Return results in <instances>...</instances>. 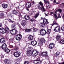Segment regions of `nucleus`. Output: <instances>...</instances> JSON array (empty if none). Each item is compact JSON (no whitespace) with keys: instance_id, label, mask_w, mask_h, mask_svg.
Here are the masks:
<instances>
[{"instance_id":"nucleus-18","label":"nucleus","mask_w":64,"mask_h":64,"mask_svg":"<svg viewBox=\"0 0 64 64\" xmlns=\"http://www.w3.org/2000/svg\"><path fill=\"white\" fill-rule=\"evenodd\" d=\"M33 36L30 35L28 36V39L29 40H33Z\"/></svg>"},{"instance_id":"nucleus-27","label":"nucleus","mask_w":64,"mask_h":64,"mask_svg":"<svg viewBox=\"0 0 64 64\" xmlns=\"http://www.w3.org/2000/svg\"><path fill=\"white\" fill-rule=\"evenodd\" d=\"M61 38V36L60 35L58 34L56 36V39L57 40H60Z\"/></svg>"},{"instance_id":"nucleus-20","label":"nucleus","mask_w":64,"mask_h":64,"mask_svg":"<svg viewBox=\"0 0 64 64\" xmlns=\"http://www.w3.org/2000/svg\"><path fill=\"white\" fill-rule=\"evenodd\" d=\"M11 61V60H6L4 61V63L6 64H8Z\"/></svg>"},{"instance_id":"nucleus-38","label":"nucleus","mask_w":64,"mask_h":64,"mask_svg":"<svg viewBox=\"0 0 64 64\" xmlns=\"http://www.w3.org/2000/svg\"><path fill=\"white\" fill-rule=\"evenodd\" d=\"M35 21V20L34 18H32L30 20V21L31 22H33V21Z\"/></svg>"},{"instance_id":"nucleus-16","label":"nucleus","mask_w":64,"mask_h":64,"mask_svg":"<svg viewBox=\"0 0 64 64\" xmlns=\"http://www.w3.org/2000/svg\"><path fill=\"white\" fill-rule=\"evenodd\" d=\"M24 18L26 20H29L30 19L29 16L27 15H26L24 16Z\"/></svg>"},{"instance_id":"nucleus-35","label":"nucleus","mask_w":64,"mask_h":64,"mask_svg":"<svg viewBox=\"0 0 64 64\" xmlns=\"http://www.w3.org/2000/svg\"><path fill=\"white\" fill-rule=\"evenodd\" d=\"M37 30H38V29L36 28H33V32H36Z\"/></svg>"},{"instance_id":"nucleus-52","label":"nucleus","mask_w":64,"mask_h":64,"mask_svg":"<svg viewBox=\"0 0 64 64\" xmlns=\"http://www.w3.org/2000/svg\"><path fill=\"white\" fill-rule=\"evenodd\" d=\"M46 2H45V4H47V3H48V2H49V1H46Z\"/></svg>"},{"instance_id":"nucleus-17","label":"nucleus","mask_w":64,"mask_h":64,"mask_svg":"<svg viewBox=\"0 0 64 64\" xmlns=\"http://www.w3.org/2000/svg\"><path fill=\"white\" fill-rule=\"evenodd\" d=\"M2 6L3 8H6L8 7V5L5 4H2Z\"/></svg>"},{"instance_id":"nucleus-50","label":"nucleus","mask_w":64,"mask_h":64,"mask_svg":"<svg viewBox=\"0 0 64 64\" xmlns=\"http://www.w3.org/2000/svg\"><path fill=\"white\" fill-rule=\"evenodd\" d=\"M61 16H60V14H58V18H61Z\"/></svg>"},{"instance_id":"nucleus-41","label":"nucleus","mask_w":64,"mask_h":64,"mask_svg":"<svg viewBox=\"0 0 64 64\" xmlns=\"http://www.w3.org/2000/svg\"><path fill=\"white\" fill-rule=\"evenodd\" d=\"M4 23H5L6 24H9V23H8V22L7 21H4Z\"/></svg>"},{"instance_id":"nucleus-64","label":"nucleus","mask_w":64,"mask_h":64,"mask_svg":"<svg viewBox=\"0 0 64 64\" xmlns=\"http://www.w3.org/2000/svg\"><path fill=\"white\" fill-rule=\"evenodd\" d=\"M50 0V1H53V0Z\"/></svg>"},{"instance_id":"nucleus-34","label":"nucleus","mask_w":64,"mask_h":64,"mask_svg":"<svg viewBox=\"0 0 64 64\" xmlns=\"http://www.w3.org/2000/svg\"><path fill=\"white\" fill-rule=\"evenodd\" d=\"M51 32V30L50 29H49L47 30V33L48 34H50V33Z\"/></svg>"},{"instance_id":"nucleus-31","label":"nucleus","mask_w":64,"mask_h":64,"mask_svg":"<svg viewBox=\"0 0 64 64\" xmlns=\"http://www.w3.org/2000/svg\"><path fill=\"white\" fill-rule=\"evenodd\" d=\"M25 21L23 20L21 22V24L22 26L24 27L25 26Z\"/></svg>"},{"instance_id":"nucleus-49","label":"nucleus","mask_w":64,"mask_h":64,"mask_svg":"<svg viewBox=\"0 0 64 64\" xmlns=\"http://www.w3.org/2000/svg\"><path fill=\"white\" fill-rule=\"evenodd\" d=\"M56 0H54V1L53 2V3H56V4H58V3L56 2Z\"/></svg>"},{"instance_id":"nucleus-33","label":"nucleus","mask_w":64,"mask_h":64,"mask_svg":"<svg viewBox=\"0 0 64 64\" xmlns=\"http://www.w3.org/2000/svg\"><path fill=\"white\" fill-rule=\"evenodd\" d=\"M38 3H39L40 5H41V6L42 8H44V6H43V3L42 2H40Z\"/></svg>"},{"instance_id":"nucleus-59","label":"nucleus","mask_w":64,"mask_h":64,"mask_svg":"<svg viewBox=\"0 0 64 64\" xmlns=\"http://www.w3.org/2000/svg\"><path fill=\"white\" fill-rule=\"evenodd\" d=\"M30 15H32L33 14V13L32 12H31L30 13Z\"/></svg>"},{"instance_id":"nucleus-5","label":"nucleus","mask_w":64,"mask_h":64,"mask_svg":"<svg viewBox=\"0 0 64 64\" xmlns=\"http://www.w3.org/2000/svg\"><path fill=\"white\" fill-rule=\"evenodd\" d=\"M48 52L45 51L42 52L41 54V55L42 57H47L48 56Z\"/></svg>"},{"instance_id":"nucleus-4","label":"nucleus","mask_w":64,"mask_h":64,"mask_svg":"<svg viewBox=\"0 0 64 64\" xmlns=\"http://www.w3.org/2000/svg\"><path fill=\"white\" fill-rule=\"evenodd\" d=\"M10 32L12 35H16L17 34L18 32L17 30L13 29L10 30Z\"/></svg>"},{"instance_id":"nucleus-1","label":"nucleus","mask_w":64,"mask_h":64,"mask_svg":"<svg viewBox=\"0 0 64 64\" xmlns=\"http://www.w3.org/2000/svg\"><path fill=\"white\" fill-rule=\"evenodd\" d=\"M27 53L28 56H32L33 57H36L39 53L36 50H34L33 49L31 48L28 49Z\"/></svg>"},{"instance_id":"nucleus-43","label":"nucleus","mask_w":64,"mask_h":64,"mask_svg":"<svg viewBox=\"0 0 64 64\" xmlns=\"http://www.w3.org/2000/svg\"><path fill=\"white\" fill-rule=\"evenodd\" d=\"M9 17H10V18H12L13 17V16H12L10 14H9Z\"/></svg>"},{"instance_id":"nucleus-12","label":"nucleus","mask_w":64,"mask_h":64,"mask_svg":"<svg viewBox=\"0 0 64 64\" xmlns=\"http://www.w3.org/2000/svg\"><path fill=\"white\" fill-rule=\"evenodd\" d=\"M54 45H55V44L53 43L50 44L49 45L50 49H53V48H54Z\"/></svg>"},{"instance_id":"nucleus-47","label":"nucleus","mask_w":64,"mask_h":64,"mask_svg":"<svg viewBox=\"0 0 64 64\" xmlns=\"http://www.w3.org/2000/svg\"><path fill=\"white\" fill-rule=\"evenodd\" d=\"M8 21L9 22H12V23H13L14 22L12 20H11L10 19H9L8 20Z\"/></svg>"},{"instance_id":"nucleus-36","label":"nucleus","mask_w":64,"mask_h":64,"mask_svg":"<svg viewBox=\"0 0 64 64\" xmlns=\"http://www.w3.org/2000/svg\"><path fill=\"white\" fill-rule=\"evenodd\" d=\"M61 30L63 31H64V25L62 26L61 27Z\"/></svg>"},{"instance_id":"nucleus-29","label":"nucleus","mask_w":64,"mask_h":64,"mask_svg":"<svg viewBox=\"0 0 64 64\" xmlns=\"http://www.w3.org/2000/svg\"><path fill=\"white\" fill-rule=\"evenodd\" d=\"M58 11L60 12V13H61V12H62V10L61 9H58L56 10L55 12V14H57V12H58Z\"/></svg>"},{"instance_id":"nucleus-8","label":"nucleus","mask_w":64,"mask_h":64,"mask_svg":"<svg viewBox=\"0 0 64 64\" xmlns=\"http://www.w3.org/2000/svg\"><path fill=\"white\" fill-rule=\"evenodd\" d=\"M0 32L2 34H4L6 32V31L5 29L3 28H0Z\"/></svg>"},{"instance_id":"nucleus-60","label":"nucleus","mask_w":64,"mask_h":64,"mask_svg":"<svg viewBox=\"0 0 64 64\" xmlns=\"http://www.w3.org/2000/svg\"><path fill=\"white\" fill-rule=\"evenodd\" d=\"M26 9L28 11H29V9H28V8H26Z\"/></svg>"},{"instance_id":"nucleus-44","label":"nucleus","mask_w":64,"mask_h":64,"mask_svg":"<svg viewBox=\"0 0 64 64\" xmlns=\"http://www.w3.org/2000/svg\"><path fill=\"white\" fill-rule=\"evenodd\" d=\"M53 14L54 16L55 17V18H56V19H58V18H57V15H56V14Z\"/></svg>"},{"instance_id":"nucleus-53","label":"nucleus","mask_w":64,"mask_h":64,"mask_svg":"<svg viewBox=\"0 0 64 64\" xmlns=\"http://www.w3.org/2000/svg\"><path fill=\"white\" fill-rule=\"evenodd\" d=\"M2 23H0V27H2Z\"/></svg>"},{"instance_id":"nucleus-10","label":"nucleus","mask_w":64,"mask_h":64,"mask_svg":"<svg viewBox=\"0 0 64 64\" xmlns=\"http://www.w3.org/2000/svg\"><path fill=\"white\" fill-rule=\"evenodd\" d=\"M5 38H2L0 39V43L3 44L5 42Z\"/></svg>"},{"instance_id":"nucleus-57","label":"nucleus","mask_w":64,"mask_h":64,"mask_svg":"<svg viewBox=\"0 0 64 64\" xmlns=\"http://www.w3.org/2000/svg\"><path fill=\"white\" fill-rule=\"evenodd\" d=\"M62 18L64 19V14H63V17Z\"/></svg>"},{"instance_id":"nucleus-61","label":"nucleus","mask_w":64,"mask_h":64,"mask_svg":"<svg viewBox=\"0 0 64 64\" xmlns=\"http://www.w3.org/2000/svg\"><path fill=\"white\" fill-rule=\"evenodd\" d=\"M50 13L51 14H53L54 13L53 12H50Z\"/></svg>"},{"instance_id":"nucleus-2","label":"nucleus","mask_w":64,"mask_h":64,"mask_svg":"<svg viewBox=\"0 0 64 64\" xmlns=\"http://www.w3.org/2000/svg\"><path fill=\"white\" fill-rule=\"evenodd\" d=\"M13 55L15 57L18 58L20 56L21 53L20 52H18V51L15 52L13 53Z\"/></svg>"},{"instance_id":"nucleus-7","label":"nucleus","mask_w":64,"mask_h":64,"mask_svg":"<svg viewBox=\"0 0 64 64\" xmlns=\"http://www.w3.org/2000/svg\"><path fill=\"white\" fill-rule=\"evenodd\" d=\"M40 42L39 43L40 45H42L43 43H44L46 42V40L44 38H42L40 39Z\"/></svg>"},{"instance_id":"nucleus-55","label":"nucleus","mask_w":64,"mask_h":64,"mask_svg":"<svg viewBox=\"0 0 64 64\" xmlns=\"http://www.w3.org/2000/svg\"><path fill=\"white\" fill-rule=\"evenodd\" d=\"M18 24V26L19 27H20V28H21V26H20V24Z\"/></svg>"},{"instance_id":"nucleus-22","label":"nucleus","mask_w":64,"mask_h":64,"mask_svg":"<svg viewBox=\"0 0 64 64\" xmlns=\"http://www.w3.org/2000/svg\"><path fill=\"white\" fill-rule=\"evenodd\" d=\"M44 24L43 23H40V26L41 27H44L46 26L45 24Z\"/></svg>"},{"instance_id":"nucleus-19","label":"nucleus","mask_w":64,"mask_h":64,"mask_svg":"<svg viewBox=\"0 0 64 64\" xmlns=\"http://www.w3.org/2000/svg\"><path fill=\"white\" fill-rule=\"evenodd\" d=\"M39 62H41V60H40V59H39L38 60H34V61L33 62L35 64H36L39 63Z\"/></svg>"},{"instance_id":"nucleus-24","label":"nucleus","mask_w":64,"mask_h":64,"mask_svg":"<svg viewBox=\"0 0 64 64\" xmlns=\"http://www.w3.org/2000/svg\"><path fill=\"white\" fill-rule=\"evenodd\" d=\"M60 54V52H57L55 54H54V56L55 57H56V58H57V56H59V55Z\"/></svg>"},{"instance_id":"nucleus-6","label":"nucleus","mask_w":64,"mask_h":64,"mask_svg":"<svg viewBox=\"0 0 64 64\" xmlns=\"http://www.w3.org/2000/svg\"><path fill=\"white\" fill-rule=\"evenodd\" d=\"M22 38V35L20 34L16 35V40L20 41Z\"/></svg>"},{"instance_id":"nucleus-37","label":"nucleus","mask_w":64,"mask_h":64,"mask_svg":"<svg viewBox=\"0 0 64 64\" xmlns=\"http://www.w3.org/2000/svg\"><path fill=\"white\" fill-rule=\"evenodd\" d=\"M15 25L14 24H12V28L13 29H14L15 28Z\"/></svg>"},{"instance_id":"nucleus-45","label":"nucleus","mask_w":64,"mask_h":64,"mask_svg":"<svg viewBox=\"0 0 64 64\" xmlns=\"http://www.w3.org/2000/svg\"><path fill=\"white\" fill-rule=\"evenodd\" d=\"M29 64V62L28 61H26L24 63V64Z\"/></svg>"},{"instance_id":"nucleus-46","label":"nucleus","mask_w":64,"mask_h":64,"mask_svg":"<svg viewBox=\"0 0 64 64\" xmlns=\"http://www.w3.org/2000/svg\"><path fill=\"white\" fill-rule=\"evenodd\" d=\"M37 6L38 8H42V7H40V5H38Z\"/></svg>"},{"instance_id":"nucleus-23","label":"nucleus","mask_w":64,"mask_h":64,"mask_svg":"<svg viewBox=\"0 0 64 64\" xmlns=\"http://www.w3.org/2000/svg\"><path fill=\"white\" fill-rule=\"evenodd\" d=\"M5 30L6 31V32H7V33H9V31H10V30H9V28H8L7 26H5Z\"/></svg>"},{"instance_id":"nucleus-62","label":"nucleus","mask_w":64,"mask_h":64,"mask_svg":"<svg viewBox=\"0 0 64 64\" xmlns=\"http://www.w3.org/2000/svg\"><path fill=\"white\" fill-rule=\"evenodd\" d=\"M11 47H12V48H13V47H13V46H12V45L11 46Z\"/></svg>"},{"instance_id":"nucleus-14","label":"nucleus","mask_w":64,"mask_h":64,"mask_svg":"<svg viewBox=\"0 0 64 64\" xmlns=\"http://www.w3.org/2000/svg\"><path fill=\"white\" fill-rule=\"evenodd\" d=\"M31 6V4L30 2H28L26 4V8H30Z\"/></svg>"},{"instance_id":"nucleus-3","label":"nucleus","mask_w":64,"mask_h":64,"mask_svg":"<svg viewBox=\"0 0 64 64\" xmlns=\"http://www.w3.org/2000/svg\"><path fill=\"white\" fill-rule=\"evenodd\" d=\"M40 35L42 36H44L45 34H47V32L44 29H42L40 30Z\"/></svg>"},{"instance_id":"nucleus-11","label":"nucleus","mask_w":64,"mask_h":64,"mask_svg":"<svg viewBox=\"0 0 64 64\" xmlns=\"http://www.w3.org/2000/svg\"><path fill=\"white\" fill-rule=\"evenodd\" d=\"M7 45L6 44L4 43L2 44V46H1L2 48V49L3 50H4L6 48H7Z\"/></svg>"},{"instance_id":"nucleus-51","label":"nucleus","mask_w":64,"mask_h":64,"mask_svg":"<svg viewBox=\"0 0 64 64\" xmlns=\"http://www.w3.org/2000/svg\"><path fill=\"white\" fill-rule=\"evenodd\" d=\"M58 64H64V62H62L60 63H59Z\"/></svg>"},{"instance_id":"nucleus-54","label":"nucleus","mask_w":64,"mask_h":64,"mask_svg":"<svg viewBox=\"0 0 64 64\" xmlns=\"http://www.w3.org/2000/svg\"><path fill=\"white\" fill-rule=\"evenodd\" d=\"M1 56L2 57V58H4V56H2V54H1Z\"/></svg>"},{"instance_id":"nucleus-42","label":"nucleus","mask_w":64,"mask_h":64,"mask_svg":"<svg viewBox=\"0 0 64 64\" xmlns=\"http://www.w3.org/2000/svg\"><path fill=\"white\" fill-rule=\"evenodd\" d=\"M60 5L61 6H62V7H64V3H62L61 4H60Z\"/></svg>"},{"instance_id":"nucleus-9","label":"nucleus","mask_w":64,"mask_h":64,"mask_svg":"<svg viewBox=\"0 0 64 64\" xmlns=\"http://www.w3.org/2000/svg\"><path fill=\"white\" fill-rule=\"evenodd\" d=\"M41 19L42 20H43V23L44 24H48L49 23V22H48V20L47 19H46V18H41Z\"/></svg>"},{"instance_id":"nucleus-32","label":"nucleus","mask_w":64,"mask_h":64,"mask_svg":"<svg viewBox=\"0 0 64 64\" xmlns=\"http://www.w3.org/2000/svg\"><path fill=\"white\" fill-rule=\"evenodd\" d=\"M40 13V12H39L38 14H36V15H35L34 16V18H35V19H36V18L37 17H38V16H39V15Z\"/></svg>"},{"instance_id":"nucleus-28","label":"nucleus","mask_w":64,"mask_h":64,"mask_svg":"<svg viewBox=\"0 0 64 64\" xmlns=\"http://www.w3.org/2000/svg\"><path fill=\"white\" fill-rule=\"evenodd\" d=\"M13 13L14 14L17 15H19V13L16 10L14 11Z\"/></svg>"},{"instance_id":"nucleus-15","label":"nucleus","mask_w":64,"mask_h":64,"mask_svg":"<svg viewBox=\"0 0 64 64\" xmlns=\"http://www.w3.org/2000/svg\"><path fill=\"white\" fill-rule=\"evenodd\" d=\"M31 43L32 45H33V46H35L37 44V42L35 41H32Z\"/></svg>"},{"instance_id":"nucleus-56","label":"nucleus","mask_w":64,"mask_h":64,"mask_svg":"<svg viewBox=\"0 0 64 64\" xmlns=\"http://www.w3.org/2000/svg\"><path fill=\"white\" fill-rule=\"evenodd\" d=\"M45 14V15L46 16H48L49 15L47 14H46V13H44Z\"/></svg>"},{"instance_id":"nucleus-58","label":"nucleus","mask_w":64,"mask_h":64,"mask_svg":"<svg viewBox=\"0 0 64 64\" xmlns=\"http://www.w3.org/2000/svg\"><path fill=\"white\" fill-rule=\"evenodd\" d=\"M43 10L44 11H46V10H45V8H43Z\"/></svg>"},{"instance_id":"nucleus-63","label":"nucleus","mask_w":64,"mask_h":64,"mask_svg":"<svg viewBox=\"0 0 64 64\" xmlns=\"http://www.w3.org/2000/svg\"><path fill=\"white\" fill-rule=\"evenodd\" d=\"M48 4H50V3L49 2H48Z\"/></svg>"},{"instance_id":"nucleus-26","label":"nucleus","mask_w":64,"mask_h":64,"mask_svg":"<svg viewBox=\"0 0 64 64\" xmlns=\"http://www.w3.org/2000/svg\"><path fill=\"white\" fill-rule=\"evenodd\" d=\"M32 30L31 29L26 28L25 30V31L26 32H31L32 31Z\"/></svg>"},{"instance_id":"nucleus-25","label":"nucleus","mask_w":64,"mask_h":64,"mask_svg":"<svg viewBox=\"0 0 64 64\" xmlns=\"http://www.w3.org/2000/svg\"><path fill=\"white\" fill-rule=\"evenodd\" d=\"M4 13L1 12L0 13V18H3L4 17Z\"/></svg>"},{"instance_id":"nucleus-48","label":"nucleus","mask_w":64,"mask_h":64,"mask_svg":"<svg viewBox=\"0 0 64 64\" xmlns=\"http://www.w3.org/2000/svg\"><path fill=\"white\" fill-rule=\"evenodd\" d=\"M14 50H15V51H17V50H18V47H15V48H14Z\"/></svg>"},{"instance_id":"nucleus-13","label":"nucleus","mask_w":64,"mask_h":64,"mask_svg":"<svg viewBox=\"0 0 64 64\" xmlns=\"http://www.w3.org/2000/svg\"><path fill=\"white\" fill-rule=\"evenodd\" d=\"M60 30V28L58 26L54 28V30L55 31V32H59Z\"/></svg>"},{"instance_id":"nucleus-39","label":"nucleus","mask_w":64,"mask_h":64,"mask_svg":"<svg viewBox=\"0 0 64 64\" xmlns=\"http://www.w3.org/2000/svg\"><path fill=\"white\" fill-rule=\"evenodd\" d=\"M58 25V24L56 22L53 23L52 24V26H53L54 25Z\"/></svg>"},{"instance_id":"nucleus-40","label":"nucleus","mask_w":64,"mask_h":64,"mask_svg":"<svg viewBox=\"0 0 64 64\" xmlns=\"http://www.w3.org/2000/svg\"><path fill=\"white\" fill-rule=\"evenodd\" d=\"M22 61V59L21 58H19L18 60V62H21Z\"/></svg>"},{"instance_id":"nucleus-21","label":"nucleus","mask_w":64,"mask_h":64,"mask_svg":"<svg viewBox=\"0 0 64 64\" xmlns=\"http://www.w3.org/2000/svg\"><path fill=\"white\" fill-rule=\"evenodd\" d=\"M4 52L6 53H9L10 52V50L8 48H6L4 50Z\"/></svg>"},{"instance_id":"nucleus-30","label":"nucleus","mask_w":64,"mask_h":64,"mask_svg":"<svg viewBox=\"0 0 64 64\" xmlns=\"http://www.w3.org/2000/svg\"><path fill=\"white\" fill-rule=\"evenodd\" d=\"M59 43L60 44H64V40L62 39L59 42Z\"/></svg>"}]
</instances>
